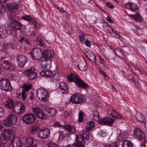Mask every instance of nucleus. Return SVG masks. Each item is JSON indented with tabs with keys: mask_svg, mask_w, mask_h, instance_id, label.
I'll use <instances>...</instances> for the list:
<instances>
[{
	"mask_svg": "<svg viewBox=\"0 0 147 147\" xmlns=\"http://www.w3.org/2000/svg\"><path fill=\"white\" fill-rule=\"evenodd\" d=\"M45 74L46 75V78H53L54 76L53 73L50 70H46V73H45Z\"/></svg>",
	"mask_w": 147,
	"mask_h": 147,
	"instance_id": "41",
	"label": "nucleus"
},
{
	"mask_svg": "<svg viewBox=\"0 0 147 147\" xmlns=\"http://www.w3.org/2000/svg\"><path fill=\"white\" fill-rule=\"evenodd\" d=\"M95 127V123L93 121L88 122L86 123V129L88 131H91L93 128Z\"/></svg>",
	"mask_w": 147,
	"mask_h": 147,
	"instance_id": "34",
	"label": "nucleus"
},
{
	"mask_svg": "<svg viewBox=\"0 0 147 147\" xmlns=\"http://www.w3.org/2000/svg\"><path fill=\"white\" fill-rule=\"evenodd\" d=\"M117 51L118 53V57H123L124 56L123 53L122 51L121 50H118Z\"/></svg>",
	"mask_w": 147,
	"mask_h": 147,
	"instance_id": "53",
	"label": "nucleus"
},
{
	"mask_svg": "<svg viewBox=\"0 0 147 147\" xmlns=\"http://www.w3.org/2000/svg\"><path fill=\"white\" fill-rule=\"evenodd\" d=\"M24 74L27 78L30 80L35 79L37 76V74L33 67H31L26 69L24 71Z\"/></svg>",
	"mask_w": 147,
	"mask_h": 147,
	"instance_id": "10",
	"label": "nucleus"
},
{
	"mask_svg": "<svg viewBox=\"0 0 147 147\" xmlns=\"http://www.w3.org/2000/svg\"><path fill=\"white\" fill-rule=\"evenodd\" d=\"M124 135V134L123 133H120L119 134V136L117 137V139L119 141L121 140V139L124 138V137L123 136Z\"/></svg>",
	"mask_w": 147,
	"mask_h": 147,
	"instance_id": "52",
	"label": "nucleus"
},
{
	"mask_svg": "<svg viewBox=\"0 0 147 147\" xmlns=\"http://www.w3.org/2000/svg\"><path fill=\"white\" fill-rule=\"evenodd\" d=\"M63 127L65 129H67L68 132L71 133H73L75 131L74 127L71 125H65Z\"/></svg>",
	"mask_w": 147,
	"mask_h": 147,
	"instance_id": "36",
	"label": "nucleus"
},
{
	"mask_svg": "<svg viewBox=\"0 0 147 147\" xmlns=\"http://www.w3.org/2000/svg\"><path fill=\"white\" fill-rule=\"evenodd\" d=\"M1 63L3 68L5 70L11 71H13L16 70V67L15 65L10 62L8 60H3Z\"/></svg>",
	"mask_w": 147,
	"mask_h": 147,
	"instance_id": "13",
	"label": "nucleus"
},
{
	"mask_svg": "<svg viewBox=\"0 0 147 147\" xmlns=\"http://www.w3.org/2000/svg\"><path fill=\"white\" fill-rule=\"evenodd\" d=\"M45 110L49 114V115L50 117L54 116L57 113L55 109L54 108H47L45 109Z\"/></svg>",
	"mask_w": 147,
	"mask_h": 147,
	"instance_id": "29",
	"label": "nucleus"
},
{
	"mask_svg": "<svg viewBox=\"0 0 147 147\" xmlns=\"http://www.w3.org/2000/svg\"><path fill=\"white\" fill-rule=\"evenodd\" d=\"M110 28L109 29L111 30V32H110L111 34L112 35L113 34H114L115 32H116V31L114 30V29L111 26H109Z\"/></svg>",
	"mask_w": 147,
	"mask_h": 147,
	"instance_id": "60",
	"label": "nucleus"
},
{
	"mask_svg": "<svg viewBox=\"0 0 147 147\" xmlns=\"http://www.w3.org/2000/svg\"><path fill=\"white\" fill-rule=\"evenodd\" d=\"M20 41L21 43H22L23 41H24L26 42L27 44L29 45H31V43L30 42L29 40H28V39L24 37L20 38Z\"/></svg>",
	"mask_w": 147,
	"mask_h": 147,
	"instance_id": "42",
	"label": "nucleus"
},
{
	"mask_svg": "<svg viewBox=\"0 0 147 147\" xmlns=\"http://www.w3.org/2000/svg\"><path fill=\"white\" fill-rule=\"evenodd\" d=\"M50 134L49 129L47 128H45L40 130L38 132L37 135L40 139L45 140L49 136Z\"/></svg>",
	"mask_w": 147,
	"mask_h": 147,
	"instance_id": "14",
	"label": "nucleus"
},
{
	"mask_svg": "<svg viewBox=\"0 0 147 147\" xmlns=\"http://www.w3.org/2000/svg\"><path fill=\"white\" fill-rule=\"evenodd\" d=\"M86 55L88 59L90 61L94 62V63H95L96 57L92 52H90L88 55Z\"/></svg>",
	"mask_w": 147,
	"mask_h": 147,
	"instance_id": "31",
	"label": "nucleus"
},
{
	"mask_svg": "<svg viewBox=\"0 0 147 147\" xmlns=\"http://www.w3.org/2000/svg\"><path fill=\"white\" fill-rule=\"evenodd\" d=\"M85 141L81 134L77 135L75 141L73 144L76 147H85Z\"/></svg>",
	"mask_w": 147,
	"mask_h": 147,
	"instance_id": "15",
	"label": "nucleus"
},
{
	"mask_svg": "<svg viewBox=\"0 0 147 147\" xmlns=\"http://www.w3.org/2000/svg\"><path fill=\"white\" fill-rule=\"evenodd\" d=\"M34 139L31 137H23L22 140L26 147H30L33 144Z\"/></svg>",
	"mask_w": 147,
	"mask_h": 147,
	"instance_id": "19",
	"label": "nucleus"
},
{
	"mask_svg": "<svg viewBox=\"0 0 147 147\" xmlns=\"http://www.w3.org/2000/svg\"><path fill=\"white\" fill-rule=\"evenodd\" d=\"M50 60L44 59L40 62V65L42 68H47V66L49 65Z\"/></svg>",
	"mask_w": 147,
	"mask_h": 147,
	"instance_id": "30",
	"label": "nucleus"
},
{
	"mask_svg": "<svg viewBox=\"0 0 147 147\" xmlns=\"http://www.w3.org/2000/svg\"><path fill=\"white\" fill-rule=\"evenodd\" d=\"M23 143L22 138L21 139L17 140L15 143L13 144L12 147H22Z\"/></svg>",
	"mask_w": 147,
	"mask_h": 147,
	"instance_id": "35",
	"label": "nucleus"
},
{
	"mask_svg": "<svg viewBox=\"0 0 147 147\" xmlns=\"http://www.w3.org/2000/svg\"><path fill=\"white\" fill-rule=\"evenodd\" d=\"M36 119L35 116L32 113L25 114L22 118V120L26 123L30 124L33 123Z\"/></svg>",
	"mask_w": 147,
	"mask_h": 147,
	"instance_id": "9",
	"label": "nucleus"
},
{
	"mask_svg": "<svg viewBox=\"0 0 147 147\" xmlns=\"http://www.w3.org/2000/svg\"><path fill=\"white\" fill-rule=\"evenodd\" d=\"M8 10L10 12L16 11L18 9V4L15 3H11L6 5Z\"/></svg>",
	"mask_w": 147,
	"mask_h": 147,
	"instance_id": "24",
	"label": "nucleus"
},
{
	"mask_svg": "<svg viewBox=\"0 0 147 147\" xmlns=\"http://www.w3.org/2000/svg\"><path fill=\"white\" fill-rule=\"evenodd\" d=\"M8 44L9 50L11 49V50H13L15 48V46L12 43H10Z\"/></svg>",
	"mask_w": 147,
	"mask_h": 147,
	"instance_id": "57",
	"label": "nucleus"
},
{
	"mask_svg": "<svg viewBox=\"0 0 147 147\" xmlns=\"http://www.w3.org/2000/svg\"><path fill=\"white\" fill-rule=\"evenodd\" d=\"M25 107L21 102H18L16 104L13 108V111L17 114L23 113L25 111Z\"/></svg>",
	"mask_w": 147,
	"mask_h": 147,
	"instance_id": "12",
	"label": "nucleus"
},
{
	"mask_svg": "<svg viewBox=\"0 0 147 147\" xmlns=\"http://www.w3.org/2000/svg\"><path fill=\"white\" fill-rule=\"evenodd\" d=\"M112 36H114L115 37L118 38H119L120 37V36L119 34L117 32L114 34H113Z\"/></svg>",
	"mask_w": 147,
	"mask_h": 147,
	"instance_id": "64",
	"label": "nucleus"
},
{
	"mask_svg": "<svg viewBox=\"0 0 147 147\" xmlns=\"http://www.w3.org/2000/svg\"><path fill=\"white\" fill-rule=\"evenodd\" d=\"M10 32L9 33L12 37H14L16 36L17 35V31L14 30L10 29L9 30Z\"/></svg>",
	"mask_w": 147,
	"mask_h": 147,
	"instance_id": "43",
	"label": "nucleus"
},
{
	"mask_svg": "<svg viewBox=\"0 0 147 147\" xmlns=\"http://www.w3.org/2000/svg\"><path fill=\"white\" fill-rule=\"evenodd\" d=\"M3 105L6 108L10 109H13L15 106L13 100L12 98L7 99L4 102Z\"/></svg>",
	"mask_w": 147,
	"mask_h": 147,
	"instance_id": "23",
	"label": "nucleus"
},
{
	"mask_svg": "<svg viewBox=\"0 0 147 147\" xmlns=\"http://www.w3.org/2000/svg\"><path fill=\"white\" fill-rule=\"evenodd\" d=\"M22 95V98L23 100H25L26 99V94L25 92V91L24 90H22L21 93H20L19 94V96Z\"/></svg>",
	"mask_w": 147,
	"mask_h": 147,
	"instance_id": "48",
	"label": "nucleus"
},
{
	"mask_svg": "<svg viewBox=\"0 0 147 147\" xmlns=\"http://www.w3.org/2000/svg\"><path fill=\"white\" fill-rule=\"evenodd\" d=\"M16 60L18 62V67L20 68L24 67L28 60L27 58L25 55L20 54L16 55Z\"/></svg>",
	"mask_w": 147,
	"mask_h": 147,
	"instance_id": "11",
	"label": "nucleus"
},
{
	"mask_svg": "<svg viewBox=\"0 0 147 147\" xmlns=\"http://www.w3.org/2000/svg\"><path fill=\"white\" fill-rule=\"evenodd\" d=\"M0 88L5 91H10L12 88L10 81L7 79H1L0 80Z\"/></svg>",
	"mask_w": 147,
	"mask_h": 147,
	"instance_id": "7",
	"label": "nucleus"
},
{
	"mask_svg": "<svg viewBox=\"0 0 147 147\" xmlns=\"http://www.w3.org/2000/svg\"><path fill=\"white\" fill-rule=\"evenodd\" d=\"M140 147H147V140H144V142L140 145Z\"/></svg>",
	"mask_w": 147,
	"mask_h": 147,
	"instance_id": "56",
	"label": "nucleus"
},
{
	"mask_svg": "<svg viewBox=\"0 0 147 147\" xmlns=\"http://www.w3.org/2000/svg\"><path fill=\"white\" fill-rule=\"evenodd\" d=\"M98 57L99 59L100 62L101 64H103L105 62L104 60L102 58V57L100 55H98Z\"/></svg>",
	"mask_w": 147,
	"mask_h": 147,
	"instance_id": "61",
	"label": "nucleus"
},
{
	"mask_svg": "<svg viewBox=\"0 0 147 147\" xmlns=\"http://www.w3.org/2000/svg\"><path fill=\"white\" fill-rule=\"evenodd\" d=\"M127 147H134V144L129 140H128Z\"/></svg>",
	"mask_w": 147,
	"mask_h": 147,
	"instance_id": "63",
	"label": "nucleus"
},
{
	"mask_svg": "<svg viewBox=\"0 0 147 147\" xmlns=\"http://www.w3.org/2000/svg\"><path fill=\"white\" fill-rule=\"evenodd\" d=\"M30 21L31 24H32L33 27L36 28L37 26V24L36 20L31 18V19Z\"/></svg>",
	"mask_w": 147,
	"mask_h": 147,
	"instance_id": "47",
	"label": "nucleus"
},
{
	"mask_svg": "<svg viewBox=\"0 0 147 147\" xmlns=\"http://www.w3.org/2000/svg\"><path fill=\"white\" fill-rule=\"evenodd\" d=\"M32 110L38 118L42 120L45 119L47 118V115L43 113L39 108L37 107H34L32 108Z\"/></svg>",
	"mask_w": 147,
	"mask_h": 147,
	"instance_id": "16",
	"label": "nucleus"
},
{
	"mask_svg": "<svg viewBox=\"0 0 147 147\" xmlns=\"http://www.w3.org/2000/svg\"><path fill=\"white\" fill-rule=\"evenodd\" d=\"M136 119L139 122L142 123L143 125H145L147 123V121L145 118L140 113H138L136 116Z\"/></svg>",
	"mask_w": 147,
	"mask_h": 147,
	"instance_id": "25",
	"label": "nucleus"
},
{
	"mask_svg": "<svg viewBox=\"0 0 147 147\" xmlns=\"http://www.w3.org/2000/svg\"><path fill=\"white\" fill-rule=\"evenodd\" d=\"M81 135L83 139L86 140H90L92 137V134L86 130H83Z\"/></svg>",
	"mask_w": 147,
	"mask_h": 147,
	"instance_id": "27",
	"label": "nucleus"
},
{
	"mask_svg": "<svg viewBox=\"0 0 147 147\" xmlns=\"http://www.w3.org/2000/svg\"><path fill=\"white\" fill-rule=\"evenodd\" d=\"M106 5L109 8L111 9H113L114 8V6L111 3L108 2L106 4Z\"/></svg>",
	"mask_w": 147,
	"mask_h": 147,
	"instance_id": "59",
	"label": "nucleus"
},
{
	"mask_svg": "<svg viewBox=\"0 0 147 147\" xmlns=\"http://www.w3.org/2000/svg\"><path fill=\"white\" fill-rule=\"evenodd\" d=\"M29 54L32 58L38 60H40L43 57L42 51L40 49L35 48L31 50Z\"/></svg>",
	"mask_w": 147,
	"mask_h": 147,
	"instance_id": "6",
	"label": "nucleus"
},
{
	"mask_svg": "<svg viewBox=\"0 0 147 147\" xmlns=\"http://www.w3.org/2000/svg\"><path fill=\"white\" fill-rule=\"evenodd\" d=\"M48 91L44 88H40L36 91L37 96L39 99L45 102H47L49 97Z\"/></svg>",
	"mask_w": 147,
	"mask_h": 147,
	"instance_id": "4",
	"label": "nucleus"
},
{
	"mask_svg": "<svg viewBox=\"0 0 147 147\" xmlns=\"http://www.w3.org/2000/svg\"><path fill=\"white\" fill-rule=\"evenodd\" d=\"M43 53V56L45 58H51L53 57L54 52L51 50H45Z\"/></svg>",
	"mask_w": 147,
	"mask_h": 147,
	"instance_id": "26",
	"label": "nucleus"
},
{
	"mask_svg": "<svg viewBox=\"0 0 147 147\" xmlns=\"http://www.w3.org/2000/svg\"><path fill=\"white\" fill-rule=\"evenodd\" d=\"M22 19L24 20L29 21L31 19V17L29 15L23 16L22 17Z\"/></svg>",
	"mask_w": 147,
	"mask_h": 147,
	"instance_id": "49",
	"label": "nucleus"
},
{
	"mask_svg": "<svg viewBox=\"0 0 147 147\" xmlns=\"http://www.w3.org/2000/svg\"><path fill=\"white\" fill-rule=\"evenodd\" d=\"M7 23L9 28L16 30H21L22 24L19 22L14 18L13 16L11 13L7 14Z\"/></svg>",
	"mask_w": 147,
	"mask_h": 147,
	"instance_id": "2",
	"label": "nucleus"
},
{
	"mask_svg": "<svg viewBox=\"0 0 147 147\" xmlns=\"http://www.w3.org/2000/svg\"><path fill=\"white\" fill-rule=\"evenodd\" d=\"M17 118L16 116L12 114H10L5 120L3 124L7 127H9L14 124L16 122Z\"/></svg>",
	"mask_w": 147,
	"mask_h": 147,
	"instance_id": "8",
	"label": "nucleus"
},
{
	"mask_svg": "<svg viewBox=\"0 0 147 147\" xmlns=\"http://www.w3.org/2000/svg\"><path fill=\"white\" fill-rule=\"evenodd\" d=\"M5 115V112L4 109L0 107V118L3 117Z\"/></svg>",
	"mask_w": 147,
	"mask_h": 147,
	"instance_id": "51",
	"label": "nucleus"
},
{
	"mask_svg": "<svg viewBox=\"0 0 147 147\" xmlns=\"http://www.w3.org/2000/svg\"><path fill=\"white\" fill-rule=\"evenodd\" d=\"M79 118L78 121L79 122H82L83 121V114L82 112H80L79 114Z\"/></svg>",
	"mask_w": 147,
	"mask_h": 147,
	"instance_id": "50",
	"label": "nucleus"
},
{
	"mask_svg": "<svg viewBox=\"0 0 147 147\" xmlns=\"http://www.w3.org/2000/svg\"><path fill=\"white\" fill-rule=\"evenodd\" d=\"M105 147H117V144L116 142H113L111 144H105Z\"/></svg>",
	"mask_w": 147,
	"mask_h": 147,
	"instance_id": "44",
	"label": "nucleus"
},
{
	"mask_svg": "<svg viewBox=\"0 0 147 147\" xmlns=\"http://www.w3.org/2000/svg\"><path fill=\"white\" fill-rule=\"evenodd\" d=\"M39 129V128L38 126H33L30 130V131L32 134H33L34 133L38 131Z\"/></svg>",
	"mask_w": 147,
	"mask_h": 147,
	"instance_id": "46",
	"label": "nucleus"
},
{
	"mask_svg": "<svg viewBox=\"0 0 147 147\" xmlns=\"http://www.w3.org/2000/svg\"><path fill=\"white\" fill-rule=\"evenodd\" d=\"M67 79L69 82L75 81L76 85L80 88H86L87 86L86 83L78 78L77 75L73 74L72 72L67 77Z\"/></svg>",
	"mask_w": 147,
	"mask_h": 147,
	"instance_id": "3",
	"label": "nucleus"
},
{
	"mask_svg": "<svg viewBox=\"0 0 147 147\" xmlns=\"http://www.w3.org/2000/svg\"><path fill=\"white\" fill-rule=\"evenodd\" d=\"M93 119L95 120H99L100 115L99 113L97 111H94L91 115Z\"/></svg>",
	"mask_w": 147,
	"mask_h": 147,
	"instance_id": "38",
	"label": "nucleus"
},
{
	"mask_svg": "<svg viewBox=\"0 0 147 147\" xmlns=\"http://www.w3.org/2000/svg\"><path fill=\"white\" fill-rule=\"evenodd\" d=\"M59 87L63 94H66L68 92V86L65 82H62L59 83Z\"/></svg>",
	"mask_w": 147,
	"mask_h": 147,
	"instance_id": "22",
	"label": "nucleus"
},
{
	"mask_svg": "<svg viewBox=\"0 0 147 147\" xmlns=\"http://www.w3.org/2000/svg\"><path fill=\"white\" fill-rule=\"evenodd\" d=\"M133 135L134 136L140 141H142L145 137V134L143 131L141 129L137 128L134 129Z\"/></svg>",
	"mask_w": 147,
	"mask_h": 147,
	"instance_id": "17",
	"label": "nucleus"
},
{
	"mask_svg": "<svg viewBox=\"0 0 147 147\" xmlns=\"http://www.w3.org/2000/svg\"><path fill=\"white\" fill-rule=\"evenodd\" d=\"M2 49H3L9 50L8 44H3L2 45Z\"/></svg>",
	"mask_w": 147,
	"mask_h": 147,
	"instance_id": "55",
	"label": "nucleus"
},
{
	"mask_svg": "<svg viewBox=\"0 0 147 147\" xmlns=\"http://www.w3.org/2000/svg\"><path fill=\"white\" fill-rule=\"evenodd\" d=\"M59 137L57 141L58 142H60L64 138V136L63 135V131H60L59 132Z\"/></svg>",
	"mask_w": 147,
	"mask_h": 147,
	"instance_id": "39",
	"label": "nucleus"
},
{
	"mask_svg": "<svg viewBox=\"0 0 147 147\" xmlns=\"http://www.w3.org/2000/svg\"><path fill=\"white\" fill-rule=\"evenodd\" d=\"M115 120L110 117L104 118L98 120V123L101 125L112 126Z\"/></svg>",
	"mask_w": 147,
	"mask_h": 147,
	"instance_id": "18",
	"label": "nucleus"
},
{
	"mask_svg": "<svg viewBox=\"0 0 147 147\" xmlns=\"http://www.w3.org/2000/svg\"><path fill=\"white\" fill-rule=\"evenodd\" d=\"M111 116L115 119H123V117L122 115L119 114L115 110H113L111 111Z\"/></svg>",
	"mask_w": 147,
	"mask_h": 147,
	"instance_id": "32",
	"label": "nucleus"
},
{
	"mask_svg": "<svg viewBox=\"0 0 147 147\" xmlns=\"http://www.w3.org/2000/svg\"><path fill=\"white\" fill-rule=\"evenodd\" d=\"M6 51L3 50H0V59L5 58L6 56Z\"/></svg>",
	"mask_w": 147,
	"mask_h": 147,
	"instance_id": "40",
	"label": "nucleus"
},
{
	"mask_svg": "<svg viewBox=\"0 0 147 147\" xmlns=\"http://www.w3.org/2000/svg\"><path fill=\"white\" fill-rule=\"evenodd\" d=\"M32 87V84H24L22 88H23L24 90L28 91Z\"/></svg>",
	"mask_w": 147,
	"mask_h": 147,
	"instance_id": "37",
	"label": "nucleus"
},
{
	"mask_svg": "<svg viewBox=\"0 0 147 147\" xmlns=\"http://www.w3.org/2000/svg\"><path fill=\"white\" fill-rule=\"evenodd\" d=\"M126 8L132 12H137L138 11V5L132 3H129L126 4Z\"/></svg>",
	"mask_w": 147,
	"mask_h": 147,
	"instance_id": "21",
	"label": "nucleus"
},
{
	"mask_svg": "<svg viewBox=\"0 0 147 147\" xmlns=\"http://www.w3.org/2000/svg\"><path fill=\"white\" fill-rule=\"evenodd\" d=\"M84 100V99L82 95L79 93L74 94L71 96L69 100L71 103L76 104H80Z\"/></svg>",
	"mask_w": 147,
	"mask_h": 147,
	"instance_id": "5",
	"label": "nucleus"
},
{
	"mask_svg": "<svg viewBox=\"0 0 147 147\" xmlns=\"http://www.w3.org/2000/svg\"><path fill=\"white\" fill-rule=\"evenodd\" d=\"M128 140H124L120 142V144H121V147H127L128 144Z\"/></svg>",
	"mask_w": 147,
	"mask_h": 147,
	"instance_id": "45",
	"label": "nucleus"
},
{
	"mask_svg": "<svg viewBox=\"0 0 147 147\" xmlns=\"http://www.w3.org/2000/svg\"><path fill=\"white\" fill-rule=\"evenodd\" d=\"M36 44L38 45L43 47L44 45V43L41 41L39 40H36Z\"/></svg>",
	"mask_w": 147,
	"mask_h": 147,
	"instance_id": "62",
	"label": "nucleus"
},
{
	"mask_svg": "<svg viewBox=\"0 0 147 147\" xmlns=\"http://www.w3.org/2000/svg\"><path fill=\"white\" fill-rule=\"evenodd\" d=\"M77 67L82 71H86L88 68L87 64L86 61L80 63V64H78Z\"/></svg>",
	"mask_w": 147,
	"mask_h": 147,
	"instance_id": "28",
	"label": "nucleus"
},
{
	"mask_svg": "<svg viewBox=\"0 0 147 147\" xmlns=\"http://www.w3.org/2000/svg\"><path fill=\"white\" fill-rule=\"evenodd\" d=\"M12 136L11 130L5 129L3 131L0 137V147H9L8 139Z\"/></svg>",
	"mask_w": 147,
	"mask_h": 147,
	"instance_id": "1",
	"label": "nucleus"
},
{
	"mask_svg": "<svg viewBox=\"0 0 147 147\" xmlns=\"http://www.w3.org/2000/svg\"><path fill=\"white\" fill-rule=\"evenodd\" d=\"M131 17L137 22H141L142 20V18L140 15L138 13L135 14L131 15Z\"/></svg>",
	"mask_w": 147,
	"mask_h": 147,
	"instance_id": "33",
	"label": "nucleus"
},
{
	"mask_svg": "<svg viewBox=\"0 0 147 147\" xmlns=\"http://www.w3.org/2000/svg\"><path fill=\"white\" fill-rule=\"evenodd\" d=\"M85 35V34H84L83 35H79V38L80 42H82L84 40Z\"/></svg>",
	"mask_w": 147,
	"mask_h": 147,
	"instance_id": "58",
	"label": "nucleus"
},
{
	"mask_svg": "<svg viewBox=\"0 0 147 147\" xmlns=\"http://www.w3.org/2000/svg\"><path fill=\"white\" fill-rule=\"evenodd\" d=\"M48 147H59L57 144L54 143H51L48 145Z\"/></svg>",
	"mask_w": 147,
	"mask_h": 147,
	"instance_id": "54",
	"label": "nucleus"
},
{
	"mask_svg": "<svg viewBox=\"0 0 147 147\" xmlns=\"http://www.w3.org/2000/svg\"><path fill=\"white\" fill-rule=\"evenodd\" d=\"M9 35L8 31L6 28L4 26H0V38L4 39Z\"/></svg>",
	"mask_w": 147,
	"mask_h": 147,
	"instance_id": "20",
	"label": "nucleus"
}]
</instances>
